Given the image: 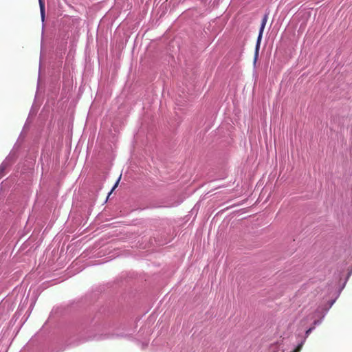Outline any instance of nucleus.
I'll list each match as a JSON object with an SVG mask.
<instances>
[{
  "mask_svg": "<svg viewBox=\"0 0 352 352\" xmlns=\"http://www.w3.org/2000/svg\"><path fill=\"white\" fill-rule=\"evenodd\" d=\"M120 178H121V175L120 176V177L118 178V181L115 184V185H114L113 188H112L111 191H113L118 186Z\"/></svg>",
  "mask_w": 352,
  "mask_h": 352,
  "instance_id": "4",
  "label": "nucleus"
},
{
  "mask_svg": "<svg viewBox=\"0 0 352 352\" xmlns=\"http://www.w3.org/2000/svg\"><path fill=\"white\" fill-rule=\"evenodd\" d=\"M311 330H312V329H311V328H310V329H309L306 331V335H307V336H308V335L310 333V332L311 331Z\"/></svg>",
  "mask_w": 352,
  "mask_h": 352,
  "instance_id": "5",
  "label": "nucleus"
},
{
  "mask_svg": "<svg viewBox=\"0 0 352 352\" xmlns=\"http://www.w3.org/2000/svg\"><path fill=\"white\" fill-rule=\"evenodd\" d=\"M302 346H303L302 342L298 344V346L296 347V349L294 351H292V352H300V351L302 348Z\"/></svg>",
  "mask_w": 352,
  "mask_h": 352,
  "instance_id": "3",
  "label": "nucleus"
},
{
  "mask_svg": "<svg viewBox=\"0 0 352 352\" xmlns=\"http://www.w3.org/2000/svg\"><path fill=\"white\" fill-rule=\"evenodd\" d=\"M267 19V15H265L263 17V20H262L260 30H259V34H258V38H257V41H256V49H255L254 61L256 60V59L258 58V51H259V48H260V44H261V41L263 30H264L265 26L266 25Z\"/></svg>",
  "mask_w": 352,
  "mask_h": 352,
  "instance_id": "1",
  "label": "nucleus"
},
{
  "mask_svg": "<svg viewBox=\"0 0 352 352\" xmlns=\"http://www.w3.org/2000/svg\"><path fill=\"white\" fill-rule=\"evenodd\" d=\"M42 20L45 19V3L43 0H38Z\"/></svg>",
  "mask_w": 352,
  "mask_h": 352,
  "instance_id": "2",
  "label": "nucleus"
}]
</instances>
